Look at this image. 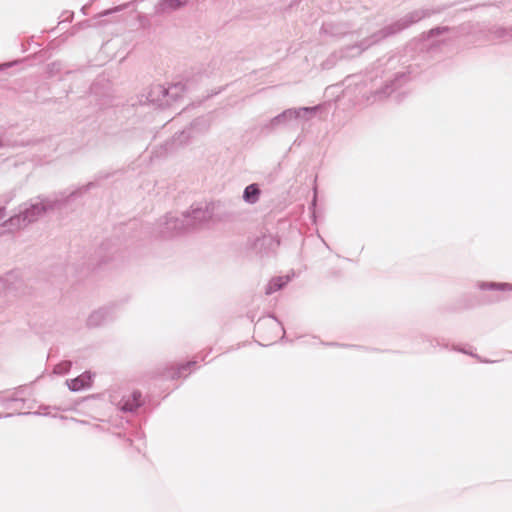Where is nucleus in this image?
<instances>
[{
	"label": "nucleus",
	"mask_w": 512,
	"mask_h": 512,
	"mask_svg": "<svg viewBox=\"0 0 512 512\" xmlns=\"http://www.w3.org/2000/svg\"><path fill=\"white\" fill-rule=\"evenodd\" d=\"M483 289H497L504 292L512 291V285L510 283H484L481 286Z\"/></svg>",
	"instance_id": "4"
},
{
	"label": "nucleus",
	"mask_w": 512,
	"mask_h": 512,
	"mask_svg": "<svg viewBox=\"0 0 512 512\" xmlns=\"http://www.w3.org/2000/svg\"><path fill=\"white\" fill-rule=\"evenodd\" d=\"M259 194V189L256 185L252 184L246 187L244 197L247 201L254 202Z\"/></svg>",
	"instance_id": "5"
},
{
	"label": "nucleus",
	"mask_w": 512,
	"mask_h": 512,
	"mask_svg": "<svg viewBox=\"0 0 512 512\" xmlns=\"http://www.w3.org/2000/svg\"><path fill=\"white\" fill-rule=\"evenodd\" d=\"M92 383V377L89 373H83L75 379L68 382V387L73 391H79L89 387Z\"/></svg>",
	"instance_id": "2"
},
{
	"label": "nucleus",
	"mask_w": 512,
	"mask_h": 512,
	"mask_svg": "<svg viewBox=\"0 0 512 512\" xmlns=\"http://www.w3.org/2000/svg\"><path fill=\"white\" fill-rule=\"evenodd\" d=\"M69 367H70V363H62L56 367V370L58 372H66V371H68Z\"/></svg>",
	"instance_id": "6"
},
{
	"label": "nucleus",
	"mask_w": 512,
	"mask_h": 512,
	"mask_svg": "<svg viewBox=\"0 0 512 512\" xmlns=\"http://www.w3.org/2000/svg\"><path fill=\"white\" fill-rule=\"evenodd\" d=\"M142 404L141 393L139 391H133L130 395L123 398L121 403V409L124 411H134Z\"/></svg>",
	"instance_id": "1"
},
{
	"label": "nucleus",
	"mask_w": 512,
	"mask_h": 512,
	"mask_svg": "<svg viewBox=\"0 0 512 512\" xmlns=\"http://www.w3.org/2000/svg\"><path fill=\"white\" fill-rule=\"evenodd\" d=\"M190 365V363H187V364H183L179 367V369H187L188 366Z\"/></svg>",
	"instance_id": "7"
},
{
	"label": "nucleus",
	"mask_w": 512,
	"mask_h": 512,
	"mask_svg": "<svg viewBox=\"0 0 512 512\" xmlns=\"http://www.w3.org/2000/svg\"><path fill=\"white\" fill-rule=\"evenodd\" d=\"M188 0H163L160 5L159 9L162 12H166L169 10H175L187 3Z\"/></svg>",
	"instance_id": "3"
}]
</instances>
